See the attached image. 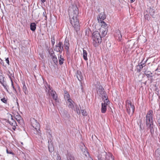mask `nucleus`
Instances as JSON below:
<instances>
[{"mask_svg": "<svg viewBox=\"0 0 160 160\" xmlns=\"http://www.w3.org/2000/svg\"><path fill=\"white\" fill-rule=\"evenodd\" d=\"M77 77L79 81H81L83 79V77L80 71H78L77 72Z\"/></svg>", "mask_w": 160, "mask_h": 160, "instance_id": "nucleus-15", "label": "nucleus"}, {"mask_svg": "<svg viewBox=\"0 0 160 160\" xmlns=\"http://www.w3.org/2000/svg\"><path fill=\"white\" fill-rule=\"evenodd\" d=\"M130 1L131 2H133L135 1V0H130Z\"/></svg>", "mask_w": 160, "mask_h": 160, "instance_id": "nucleus-52", "label": "nucleus"}, {"mask_svg": "<svg viewBox=\"0 0 160 160\" xmlns=\"http://www.w3.org/2000/svg\"><path fill=\"white\" fill-rule=\"evenodd\" d=\"M49 53L51 57H53V56H54V55H55L54 54V53L52 49L51 51H49Z\"/></svg>", "mask_w": 160, "mask_h": 160, "instance_id": "nucleus-33", "label": "nucleus"}, {"mask_svg": "<svg viewBox=\"0 0 160 160\" xmlns=\"http://www.w3.org/2000/svg\"><path fill=\"white\" fill-rule=\"evenodd\" d=\"M68 107L69 108H73L74 102L71 99H68Z\"/></svg>", "mask_w": 160, "mask_h": 160, "instance_id": "nucleus-17", "label": "nucleus"}, {"mask_svg": "<svg viewBox=\"0 0 160 160\" xmlns=\"http://www.w3.org/2000/svg\"><path fill=\"white\" fill-rule=\"evenodd\" d=\"M31 125L32 127L34 128L37 131V133L38 130H39L40 125L39 123H38L37 121L34 118H32L31 120Z\"/></svg>", "mask_w": 160, "mask_h": 160, "instance_id": "nucleus-6", "label": "nucleus"}, {"mask_svg": "<svg viewBox=\"0 0 160 160\" xmlns=\"http://www.w3.org/2000/svg\"><path fill=\"white\" fill-rule=\"evenodd\" d=\"M52 59L53 61L54 62V63L56 64L57 65L58 63V61L57 60V58L56 57L55 55H54V56H53V57H52Z\"/></svg>", "mask_w": 160, "mask_h": 160, "instance_id": "nucleus-25", "label": "nucleus"}, {"mask_svg": "<svg viewBox=\"0 0 160 160\" xmlns=\"http://www.w3.org/2000/svg\"><path fill=\"white\" fill-rule=\"evenodd\" d=\"M41 11H42V12H43V16L45 17V19L46 20L47 18V17L46 15V13L45 11V10H44L43 9H42V10H41Z\"/></svg>", "mask_w": 160, "mask_h": 160, "instance_id": "nucleus-36", "label": "nucleus"}, {"mask_svg": "<svg viewBox=\"0 0 160 160\" xmlns=\"http://www.w3.org/2000/svg\"><path fill=\"white\" fill-rule=\"evenodd\" d=\"M107 31L106 30H102V37H104L107 33Z\"/></svg>", "mask_w": 160, "mask_h": 160, "instance_id": "nucleus-35", "label": "nucleus"}, {"mask_svg": "<svg viewBox=\"0 0 160 160\" xmlns=\"http://www.w3.org/2000/svg\"><path fill=\"white\" fill-rule=\"evenodd\" d=\"M2 85L4 87V88L8 92V86H7L5 82L3 83L2 82Z\"/></svg>", "mask_w": 160, "mask_h": 160, "instance_id": "nucleus-31", "label": "nucleus"}, {"mask_svg": "<svg viewBox=\"0 0 160 160\" xmlns=\"http://www.w3.org/2000/svg\"><path fill=\"white\" fill-rule=\"evenodd\" d=\"M69 95L68 94H67L65 96V98L68 101V99H70L69 98Z\"/></svg>", "mask_w": 160, "mask_h": 160, "instance_id": "nucleus-41", "label": "nucleus"}, {"mask_svg": "<svg viewBox=\"0 0 160 160\" xmlns=\"http://www.w3.org/2000/svg\"><path fill=\"white\" fill-rule=\"evenodd\" d=\"M36 25L34 23L32 22L31 23L30 25V28L31 30L32 31H35L36 29Z\"/></svg>", "mask_w": 160, "mask_h": 160, "instance_id": "nucleus-18", "label": "nucleus"}, {"mask_svg": "<svg viewBox=\"0 0 160 160\" xmlns=\"http://www.w3.org/2000/svg\"><path fill=\"white\" fill-rule=\"evenodd\" d=\"M52 92L51 94L52 96V97L53 98V99L55 100L56 102L57 101V95L56 94V92L55 91H53L52 90Z\"/></svg>", "mask_w": 160, "mask_h": 160, "instance_id": "nucleus-21", "label": "nucleus"}, {"mask_svg": "<svg viewBox=\"0 0 160 160\" xmlns=\"http://www.w3.org/2000/svg\"><path fill=\"white\" fill-rule=\"evenodd\" d=\"M11 82H12V87L13 90L15 91V92H17L16 90L15 87L14 86V85H13V82H12V80H11Z\"/></svg>", "mask_w": 160, "mask_h": 160, "instance_id": "nucleus-39", "label": "nucleus"}, {"mask_svg": "<svg viewBox=\"0 0 160 160\" xmlns=\"http://www.w3.org/2000/svg\"><path fill=\"white\" fill-rule=\"evenodd\" d=\"M97 93L99 96L103 98H105L106 100V93L105 92L104 88L101 86H100L98 88H97Z\"/></svg>", "mask_w": 160, "mask_h": 160, "instance_id": "nucleus-5", "label": "nucleus"}, {"mask_svg": "<svg viewBox=\"0 0 160 160\" xmlns=\"http://www.w3.org/2000/svg\"><path fill=\"white\" fill-rule=\"evenodd\" d=\"M146 123L148 129L150 130L151 135H153L155 127L153 122V111L151 110L148 112L146 116Z\"/></svg>", "mask_w": 160, "mask_h": 160, "instance_id": "nucleus-2", "label": "nucleus"}, {"mask_svg": "<svg viewBox=\"0 0 160 160\" xmlns=\"http://www.w3.org/2000/svg\"><path fill=\"white\" fill-rule=\"evenodd\" d=\"M145 75L148 78L149 77H152V76L151 75L152 74V73L150 71H145L144 73Z\"/></svg>", "mask_w": 160, "mask_h": 160, "instance_id": "nucleus-24", "label": "nucleus"}, {"mask_svg": "<svg viewBox=\"0 0 160 160\" xmlns=\"http://www.w3.org/2000/svg\"><path fill=\"white\" fill-rule=\"evenodd\" d=\"M76 111L77 112V113H78V114H80L81 112L80 110L79 109V108H78V107L76 108Z\"/></svg>", "mask_w": 160, "mask_h": 160, "instance_id": "nucleus-43", "label": "nucleus"}, {"mask_svg": "<svg viewBox=\"0 0 160 160\" xmlns=\"http://www.w3.org/2000/svg\"><path fill=\"white\" fill-rule=\"evenodd\" d=\"M63 50V46L62 42H59L56 45L54 50L57 52L61 53Z\"/></svg>", "mask_w": 160, "mask_h": 160, "instance_id": "nucleus-7", "label": "nucleus"}, {"mask_svg": "<svg viewBox=\"0 0 160 160\" xmlns=\"http://www.w3.org/2000/svg\"><path fill=\"white\" fill-rule=\"evenodd\" d=\"M63 46L65 47V49L66 50L67 52H68L69 47V43L68 40L66 39H65L64 45Z\"/></svg>", "mask_w": 160, "mask_h": 160, "instance_id": "nucleus-10", "label": "nucleus"}, {"mask_svg": "<svg viewBox=\"0 0 160 160\" xmlns=\"http://www.w3.org/2000/svg\"><path fill=\"white\" fill-rule=\"evenodd\" d=\"M116 39L119 41H121L122 38V35L120 31H118L116 35Z\"/></svg>", "mask_w": 160, "mask_h": 160, "instance_id": "nucleus-13", "label": "nucleus"}, {"mask_svg": "<svg viewBox=\"0 0 160 160\" xmlns=\"http://www.w3.org/2000/svg\"><path fill=\"white\" fill-rule=\"evenodd\" d=\"M87 52L86 51L83 49V57L84 60L85 61L88 60Z\"/></svg>", "mask_w": 160, "mask_h": 160, "instance_id": "nucleus-19", "label": "nucleus"}, {"mask_svg": "<svg viewBox=\"0 0 160 160\" xmlns=\"http://www.w3.org/2000/svg\"><path fill=\"white\" fill-rule=\"evenodd\" d=\"M92 38L93 40L92 43L95 46L100 43L102 42L101 37L98 31H95L93 32Z\"/></svg>", "mask_w": 160, "mask_h": 160, "instance_id": "nucleus-3", "label": "nucleus"}, {"mask_svg": "<svg viewBox=\"0 0 160 160\" xmlns=\"http://www.w3.org/2000/svg\"><path fill=\"white\" fill-rule=\"evenodd\" d=\"M1 100L2 102H4V103H7V101L5 98H2L1 99Z\"/></svg>", "mask_w": 160, "mask_h": 160, "instance_id": "nucleus-42", "label": "nucleus"}, {"mask_svg": "<svg viewBox=\"0 0 160 160\" xmlns=\"http://www.w3.org/2000/svg\"><path fill=\"white\" fill-rule=\"evenodd\" d=\"M67 160H75L74 158L71 154H68L67 157Z\"/></svg>", "mask_w": 160, "mask_h": 160, "instance_id": "nucleus-23", "label": "nucleus"}, {"mask_svg": "<svg viewBox=\"0 0 160 160\" xmlns=\"http://www.w3.org/2000/svg\"><path fill=\"white\" fill-rule=\"evenodd\" d=\"M82 114L83 116H86L87 115V112L84 110H81Z\"/></svg>", "mask_w": 160, "mask_h": 160, "instance_id": "nucleus-34", "label": "nucleus"}, {"mask_svg": "<svg viewBox=\"0 0 160 160\" xmlns=\"http://www.w3.org/2000/svg\"><path fill=\"white\" fill-rule=\"evenodd\" d=\"M37 12H39V11H38V10H37Z\"/></svg>", "mask_w": 160, "mask_h": 160, "instance_id": "nucleus-53", "label": "nucleus"}, {"mask_svg": "<svg viewBox=\"0 0 160 160\" xmlns=\"http://www.w3.org/2000/svg\"><path fill=\"white\" fill-rule=\"evenodd\" d=\"M84 154L87 158L88 157V160H93L91 157H89V153L87 151H84Z\"/></svg>", "mask_w": 160, "mask_h": 160, "instance_id": "nucleus-26", "label": "nucleus"}, {"mask_svg": "<svg viewBox=\"0 0 160 160\" xmlns=\"http://www.w3.org/2000/svg\"><path fill=\"white\" fill-rule=\"evenodd\" d=\"M106 159L107 160H114L112 154L110 153H106Z\"/></svg>", "mask_w": 160, "mask_h": 160, "instance_id": "nucleus-12", "label": "nucleus"}, {"mask_svg": "<svg viewBox=\"0 0 160 160\" xmlns=\"http://www.w3.org/2000/svg\"><path fill=\"white\" fill-rule=\"evenodd\" d=\"M99 23H100L102 24L101 25H102V27L103 28H106L108 26V24H106V23L103 21L102 22H100Z\"/></svg>", "mask_w": 160, "mask_h": 160, "instance_id": "nucleus-32", "label": "nucleus"}, {"mask_svg": "<svg viewBox=\"0 0 160 160\" xmlns=\"http://www.w3.org/2000/svg\"><path fill=\"white\" fill-rule=\"evenodd\" d=\"M126 107L128 113L130 116H132L134 112L135 107L132 104L130 101L127 100L126 101Z\"/></svg>", "mask_w": 160, "mask_h": 160, "instance_id": "nucleus-4", "label": "nucleus"}, {"mask_svg": "<svg viewBox=\"0 0 160 160\" xmlns=\"http://www.w3.org/2000/svg\"><path fill=\"white\" fill-rule=\"evenodd\" d=\"M3 60H2V59L0 60V63L1 64H2V63L3 64Z\"/></svg>", "mask_w": 160, "mask_h": 160, "instance_id": "nucleus-47", "label": "nucleus"}, {"mask_svg": "<svg viewBox=\"0 0 160 160\" xmlns=\"http://www.w3.org/2000/svg\"><path fill=\"white\" fill-rule=\"evenodd\" d=\"M148 12L153 18L154 17L155 11L153 8H150L148 9Z\"/></svg>", "mask_w": 160, "mask_h": 160, "instance_id": "nucleus-16", "label": "nucleus"}, {"mask_svg": "<svg viewBox=\"0 0 160 160\" xmlns=\"http://www.w3.org/2000/svg\"><path fill=\"white\" fill-rule=\"evenodd\" d=\"M14 118L19 123L21 122V121H22V117L18 113L15 116Z\"/></svg>", "mask_w": 160, "mask_h": 160, "instance_id": "nucleus-20", "label": "nucleus"}, {"mask_svg": "<svg viewBox=\"0 0 160 160\" xmlns=\"http://www.w3.org/2000/svg\"><path fill=\"white\" fill-rule=\"evenodd\" d=\"M57 157L58 158L57 160H61V158L59 157H58V156H57Z\"/></svg>", "mask_w": 160, "mask_h": 160, "instance_id": "nucleus-48", "label": "nucleus"}, {"mask_svg": "<svg viewBox=\"0 0 160 160\" xmlns=\"http://www.w3.org/2000/svg\"><path fill=\"white\" fill-rule=\"evenodd\" d=\"M4 78L2 75H0V80L4 79Z\"/></svg>", "mask_w": 160, "mask_h": 160, "instance_id": "nucleus-46", "label": "nucleus"}, {"mask_svg": "<svg viewBox=\"0 0 160 160\" xmlns=\"http://www.w3.org/2000/svg\"><path fill=\"white\" fill-rule=\"evenodd\" d=\"M106 18V15L104 13H100L98 16L97 19L98 22H102Z\"/></svg>", "mask_w": 160, "mask_h": 160, "instance_id": "nucleus-8", "label": "nucleus"}, {"mask_svg": "<svg viewBox=\"0 0 160 160\" xmlns=\"http://www.w3.org/2000/svg\"><path fill=\"white\" fill-rule=\"evenodd\" d=\"M68 13L70 22L72 26L74 27L76 31L79 30V22L78 18V9L76 4H72L69 7Z\"/></svg>", "mask_w": 160, "mask_h": 160, "instance_id": "nucleus-1", "label": "nucleus"}, {"mask_svg": "<svg viewBox=\"0 0 160 160\" xmlns=\"http://www.w3.org/2000/svg\"><path fill=\"white\" fill-rule=\"evenodd\" d=\"M133 43V42L132 41H130L126 43V44L127 46H128V48H131L132 47Z\"/></svg>", "mask_w": 160, "mask_h": 160, "instance_id": "nucleus-22", "label": "nucleus"}, {"mask_svg": "<svg viewBox=\"0 0 160 160\" xmlns=\"http://www.w3.org/2000/svg\"><path fill=\"white\" fill-rule=\"evenodd\" d=\"M41 1L42 3H44L45 2L46 0H41Z\"/></svg>", "mask_w": 160, "mask_h": 160, "instance_id": "nucleus-50", "label": "nucleus"}, {"mask_svg": "<svg viewBox=\"0 0 160 160\" xmlns=\"http://www.w3.org/2000/svg\"><path fill=\"white\" fill-rule=\"evenodd\" d=\"M48 142V150L50 152H52L54 150V148H53V145H52V142L51 141H49Z\"/></svg>", "mask_w": 160, "mask_h": 160, "instance_id": "nucleus-11", "label": "nucleus"}, {"mask_svg": "<svg viewBox=\"0 0 160 160\" xmlns=\"http://www.w3.org/2000/svg\"><path fill=\"white\" fill-rule=\"evenodd\" d=\"M15 128H16V127H13L12 128V129L14 130H15Z\"/></svg>", "mask_w": 160, "mask_h": 160, "instance_id": "nucleus-51", "label": "nucleus"}, {"mask_svg": "<svg viewBox=\"0 0 160 160\" xmlns=\"http://www.w3.org/2000/svg\"><path fill=\"white\" fill-rule=\"evenodd\" d=\"M107 110V104L105 102L102 103L101 112L102 113H104Z\"/></svg>", "mask_w": 160, "mask_h": 160, "instance_id": "nucleus-14", "label": "nucleus"}, {"mask_svg": "<svg viewBox=\"0 0 160 160\" xmlns=\"http://www.w3.org/2000/svg\"><path fill=\"white\" fill-rule=\"evenodd\" d=\"M0 82L1 84L2 83V82H3V83L5 82L4 80V79H2V80H0Z\"/></svg>", "mask_w": 160, "mask_h": 160, "instance_id": "nucleus-45", "label": "nucleus"}, {"mask_svg": "<svg viewBox=\"0 0 160 160\" xmlns=\"http://www.w3.org/2000/svg\"><path fill=\"white\" fill-rule=\"evenodd\" d=\"M1 59L0 58V60Z\"/></svg>", "mask_w": 160, "mask_h": 160, "instance_id": "nucleus-54", "label": "nucleus"}, {"mask_svg": "<svg viewBox=\"0 0 160 160\" xmlns=\"http://www.w3.org/2000/svg\"><path fill=\"white\" fill-rule=\"evenodd\" d=\"M22 89H23V91L26 94H27V93L28 92L27 89V88L26 86L25 85V84L23 85Z\"/></svg>", "mask_w": 160, "mask_h": 160, "instance_id": "nucleus-28", "label": "nucleus"}, {"mask_svg": "<svg viewBox=\"0 0 160 160\" xmlns=\"http://www.w3.org/2000/svg\"><path fill=\"white\" fill-rule=\"evenodd\" d=\"M144 17L145 19L147 20H149L150 18L149 15L147 14H146L144 15Z\"/></svg>", "mask_w": 160, "mask_h": 160, "instance_id": "nucleus-37", "label": "nucleus"}, {"mask_svg": "<svg viewBox=\"0 0 160 160\" xmlns=\"http://www.w3.org/2000/svg\"><path fill=\"white\" fill-rule=\"evenodd\" d=\"M51 42L52 45L53 46L55 43V39L54 36H51Z\"/></svg>", "mask_w": 160, "mask_h": 160, "instance_id": "nucleus-30", "label": "nucleus"}, {"mask_svg": "<svg viewBox=\"0 0 160 160\" xmlns=\"http://www.w3.org/2000/svg\"><path fill=\"white\" fill-rule=\"evenodd\" d=\"M10 115L11 117V119L10 120H8V122L13 127H16L17 126V123L12 117V115L10 114Z\"/></svg>", "mask_w": 160, "mask_h": 160, "instance_id": "nucleus-9", "label": "nucleus"}, {"mask_svg": "<svg viewBox=\"0 0 160 160\" xmlns=\"http://www.w3.org/2000/svg\"><path fill=\"white\" fill-rule=\"evenodd\" d=\"M158 122L159 123V125H160V118L158 120Z\"/></svg>", "mask_w": 160, "mask_h": 160, "instance_id": "nucleus-49", "label": "nucleus"}, {"mask_svg": "<svg viewBox=\"0 0 160 160\" xmlns=\"http://www.w3.org/2000/svg\"><path fill=\"white\" fill-rule=\"evenodd\" d=\"M139 66H140V69L142 68L145 66V63H142V62H141L139 64Z\"/></svg>", "mask_w": 160, "mask_h": 160, "instance_id": "nucleus-38", "label": "nucleus"}, {"mask_svg": "<svg viewBox=\"0 0 160 160\" xmlns=\"http://www.w3.org/2000/svg\"><path fill=\"white\" fill-rule=\"evenodd\" d=\"M6 152L7 153L10 154H13V153L12 152L11 150H8V149H7Z\"/></svg>", "mask_w": 160, "mask_h": 160, "instance_id": "nucleus-40", "label": "nucleus"}, {"mask_svg": "<svg viewBox=\"0 0 160 160\" xmlns=\"http://www.w3.org/2000/svg\"><path fill=\"white\" fill-rule=\"evenodd\" d=\"M64 58L62 57V55H61L60 57V58L59 60V64L61 65L63 63V61H64Z\"/></svg>", "mask_w": 160, "mask_h": 160, "instance_id": "nucleus-27", "label": "nucleus"}, {"mask_svg": "<svg viewBox=\"0 0 160 160\" xmlns=\"http://www.w3.org/2000/svg\"><path fill=\"white\" fill-rule=\"evenodd\" d=\"M6 62L7 63L8 65H9V59H8V58H6Z\"/></svg>", "mask_w": 160, "mask_h": 160, "instance_id": "nucleus-44", "label": "nucleus"}, {"mask_svg": "<svg viewBox=\"0 0 160 160\" xmlns=\"http://www.w3.org/2000/svg\"><path fill=\"white\" fill-rule=\"evenodd\" d=\"M155 154L158 157H160V149H158L155 152Z\"/></svg>", "mask_w": 160, "mask_h": 160, "instance_id": "nucleus-29", "label": "nucleus"}]
</instances>
